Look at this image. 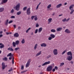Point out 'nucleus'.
Masks as SVG:
<instances>
[{
	"mask_svg": "<svg viewBox=\"0 0 74 74\" xmlns=\"http://www.w3.org/2000/svg\"><path fill=\"white\" fill-rule=\"evenodd\" d=\"M20 3H18L16 4V6L15 7V8L16 11H19L20 10Z\"/></svg>",
	"mask_w": 74,
	"mask_h": 74,
	"instance_id": "f257e3e1",
	"label": "nucleus"
},
{
	"mask_svg": "<svg viewBox=\"0 0 74 74\" xmlns=\"http://www.w3.org/2000/svg\"><path fill=\"white\" fill-rule=\"evenodd\" d=\"M30 8H28L27 10V14L28 15H29L31 14V12H30Z\"/></svg>",
	"mask_w": 74,
	"mask_h": 74,
	"instance_id": "f03ea898",
	"label": "nucleus"
},
{
	"mask_svg": "<svg viewBox=\"0 0 74 74\" xmlns=\"http://www.w3.org/2000/svg\"><path fill=\"white\" fill-rule=\"evenodd\" d=\"M53 53L54 55H57L58 54V50L57 49H54L53 50Z\"/></svg>",
	"mask_w": 74,
	"mask_h": 74,
	"instance_id": "7ed1b4c3",
	"label": "nucleus"
},
{
	"mask_svg": "<svg viewBox=\"0 0 74 74\" xmlns=\"http://www.w3.org/2000/svg\"><path fill=\"white\" fill-rule=\"evenodd\" d=\"M52 69V66H50L48 67L47 68V71H51Z\"/></svg>",
	"mask_w": 74,
	"mask_h": 74,
	"instance_id": "20e7f679",
	"label": "nucleus"
},
{
	"mask_svg": "<svg viewBox=\"0 0 74 74\" xmlns=\"http://www.w3.org/2000/svg\"><path fill=\"white\" fill-rule=\"evenodd\" d=\"M68 60L69 61L71 60H72V59H73V56H72V55L69 56H68Z\"/></svg>",
	"mask_w": 74,
	"mask_h": 74,
	"instance_id": "39448f33",
	"label": "nucleus"
},
{
	"mask_svg": "<svg viewBox=\"0 0 74 74\" xmlns=\"http://www.w3.org/2000/svg\"><path fill=\"white\" fill-rule=\"evenodd\" d=\"M50 63V61H48V62H46L44 63L43 64L42 66H45V65H47V64H49Z\"/></svg>",
	"mask_w": 74,
	"mask_h": 74,
	"instance_id": "423d86ee",
	"label": "nucleus"
},
{
	"mask_svg": "<svg viewBox=\"0 0 74 74\" xmlns=\"http://www.w3.org/2000/svg\"><path fill=\"white\" fill-rule=\"evenodd\" d=\"M62 27L57 28L56 29V30L58 32H59L61 31H62Z\"/></svg>",
	"mask_w": 74,
	"mask_h": 74,
	"instance_id": "0eeeda50",
	"label": "nucleus"
},
{
	"mask_svg": "<svg viewBox=\"0 0 74 74\" xmlns=\"http://www.w3.org/2000/svg\"><path fill=\"white\" fill-rule=\"evenodd\" d=\"M2 68L3 70L5 69V63L3 62L2 64Z\"/></svg>",
	"mask_w": 74,
	"mask_h": 74,
	"instance_id": "6e6552de",
	"label": "nucleus"
},
{
	"mask_svg": "<svg viewBox=\"0 0 74 74\" xmlns=\"http://www.w3.org/2000/svg\"><path fill=\"white\" fill-rule=\"evenodd\" d=\"M65 32L66 33H71V31L69 30V29H65Z\"/></svg>",
	"mask_w": 74,
	"mask_h": 74,
	"instance_id": "1a4fd4ad",
	"label": "nucleus"
},
{
	"mask_svg": "<svg viewBox=\"0 0 74 74\" xmlns=\"http://www.w3.org/2000/svg\"><path fill=\"white\" fill-rule=\"evenodd\" d=\"M47 45L45 43H43L41 45V46L42 47H47Z\"/></svg>",
	"mask_w": 74,
	"mask_h": 74,
	"instance_id": "9d476101",
	"label": "nucleus"
},
{
	"mask_svg": "<svg viewBox=\"0 0 74 74\" xmlns=\"http://www.w3.org/2000/svg\"><path fill=\"white\" fill-rule=\"evenodd\" d=\"M8 0H2L1 4H3L4 3H6L7 2Z\"/></svg>",
	"mask_w": 74,
	"mask_h": 74,
	"instance_id": "9b49d317",
	"label": "nucleus"
},
{
	"mask_svg": "<svg viewBox=\"0 0 74 74\" xmlns=\"http://www.w3.org/2000/svg\"><path fill=\"white\" fill-rule=\"evenodd\" d=\"M14 37H19V34L18 33H16L14 35Z\"/></svg>",
	"mask_w": 74,
	"mask_h": 74,
	"instance_id": "f8f14e48",
	"label": "nucleus"
},
{
	"mask_svg": "<svg viewBox=\"0 0 74 74\" xmlns=\"http://www.w3.org/2000/svg\"><path fill=\"white\" fill-rule=\"evenodd\" d=\"M62 5V4L60 3L58 5H57L56 7L57 8H59L60 7H61Z\"/></svg>",
	"mask_w": 74,
	"mask_h": 74,
	"instance_id": "ddd939ff",
	"label": "nucleus"
},
{
	"mask_svg": "<svg viewBox=\"0 0 74 74\" xmlns=\"http://www.w3.org/2000/svg\"><path fill=\"white\" fill-rule=\"evenodd\" d=\"M4 11V8H0V12H1Z\"/></svg>",
	"mask_w": 74,
	"mask_h": 74,
	"instance_id": "4468645a",
	"label": "nucleus"
},
{
	"mask_svg": "<svg viewBox=\"0 0 74 74\" xmlns=\"http://www.w3.org/2000/svg\"><path fill=\"white\" fill-rule=\"evenodd\" d=\"M74 5H71L69 7V9L70 11H71V9L73 8V7H74Z\"/></svg>",
	"mask_w": 74,
	"mask_h": 74,
	"instance_id": "2eb2a0df",
	"label": "nucleus"
},
{
	"mask_svg": "<svg viewBox=\"0 0 74 74\" xmlns=\"http://www.w3.org/2000/svg\"><path fill=\"white\" fill-rule=\"evenodd\" d=\"M8 21H9V20L8 19L5 22V25H6V26H7L8 25Z\"/></svg>",
	"mask_w": 74,
	"mask_h": 74,
	"instance_id": "dca6fc26",
	"label": "nucleus"
},
{
	"mask_svg": "<svg viewBox=\"0 0 74 74\" xmlns=\"http://www.w3.org/2000/svg\"><path fill=\"white\" fill-rule=\"evenodd\" d=\"M41 51H40L38 53L36 54V56H39L40 55H41Z\"/></svg>",
	"mask_w": 74,
	"mask_h": 74,
	"instance_id": "f3484780",
	"label": "nucleus"
},
{
	"mask_svg": "<svg viewBox=\"0 0 74 74\" xmlns=\"http://www.w3.org/2000/svg\"><path fill=\"white\" fill-rule=\"evenodd\" d=\"M67 55H72V54L71 51H69L67 53Z\"/></svg>",
	"mask_w": 74,
	"mask_h": 74,
	"instance_id": "a211bd4d",
	"label": "nucleus"
},
{
	"mask_svg": "<svg viewBox=\"0 0 74 74\" xmlns=\"http://www.w3.org/2000/svg\"><path fill=\"white\" fill-rule=\"evenodd\" d=\"M12 44L13 46L14 47H16V44L15 42H13L12 43Z\"/></svg>",
	"mask_w": 74,
	"mask_h": 74,
	"instance_id": "6ab92c4d",
	"label": "nucleus"
},
{
	"mask_svg": "<svg viewBox=\"0 0 74 74\" xmlns=\"http://www.w3.org/2000/svg\"><path fill=\"white\" fill-rule=\"evenodd\" d=\"M42 27H40L39 29L38 30V33H40L42 31Z\"/></svg>",
	"mask_w": 74,
	"mask_h": 74,
	"instance_id": "aec40b11",
	"label": "nucleus"
},
{
	"mask_svg": "<svg viewBox=\"0 0 74 74\" xmlns=\"http://www.w3.org/2000/svg\"><path fill=\"white\" fill-rule=\"evenodd\" d=\"M50 36H51V37L52 38H54L55 37V36L53 34H51L50 35Z\"/></svg>",
	"mask_w": 74,
	"mask_h": 74,
	"instance_id": "412c9836",
	"label": "nucleus"
},
{
	"mask_svg": "<svg viewBox=\"0 0 74 74\" xmlns=\"http://www.w3.org/2000/svg\"><path fill=\"white\" fill-rule=\"evenodd\" d=\"M16 44V45H18V44H19V41L18 40H16L15 41Z\"/></svg>",
	"mask_w": 74,
	"mask_h": 74,
	"instance_id": "4be33fe9",
	"label": "nucleus"
},
{
	"mask_svg": "<svg viewBox=\"0 0 74 74\" xmlns=\"http://www.w3.org/2000/svg\"><path fill=\"white\" fill-rule=\"evenodd\" d=\"M8 50L11 51H14V49H12V48L9 47L8 49Z\"/></svg>",
	"mask_w": 74,
	"mask_h": 74,
	"instance_id": "5701e85b",
	"label": "nucleus"
},
{
	"mask_svg": "<svg viewBox=\"0 0 74 74\" xmlns=\"http://www.w3.org/2000/svg\"><path fill=\"white\" fill-rule=\"evenodd\" d=\"M51 32L53 33H55V32H56V30H55V29H52L51 30Z\"/></svg>",
	"mask_w": 74,
	"mask_h": 74,
	"instance_id": "b1692460",
	"label": "nucleus"
},
{
	"mask_svg": "<svg viewBox=\"0 0 74 74\" xmlns=\"http://www.w3.org/2000/svg\"><path fill=\"white\" fill-rule=\"evenodd\" d=\"M29 64H30L29 63L27 62L26 65V68L28 67H29Z\"/></svg>",
	"mask_w": 74,
	"mask_h": 74,
	"instance_id": "393cba45",
	"label": "nucleus"
},
{
	"mask_svg": "<svg viewBox=\"0 0 74 74\" xmlns=\"http://www.w3.org/2000/svg\"><path fill=\"white\" fill-rule=\"evenodd\" d=\"M21 42L22 44H24L25 42V39H23L22 41H21Z\"/></svg>",
	"mask_w": 74,
	"mask_h": 74,
	"instance_id": "a878e982",
	"label": "nucleus"
},
{
	"mask_svg": "<svg viewBox=\"0 0 74 74\" xmlns=\"http://www.w3.org/2000/svg\"><path fill=\"white\" fill-rule=\"evenodd\" d=\"M31 29V28L30 27L26 31V33H28L29 31Z\"/></svg>",
	"mask_w": 74,
	"mask_h": 74,
	"instance_id": "bb28decb",
	"label": "nucleus"
},
{
	"mask_svg": "<svg viewBox=\"0 0 74 74\" xmlns=\"http://www.w3.org/2000/svg\"><path fill=\"white\" fill-rule=\"evenodd\" d=\"M4 45L3 44H2V45L0 46V48L1 49L3 48H4Z\"/></svg>",
	"mask_w": 74,
	"mask_h": 74,
	"instance_id": "cd10ccee",
	"label": "nucleus"
},
{
	"mask_svg": "<svg viewBox=\"0 0 74 74\" xmlns=\"http://www.w3.org/2000/svg\"><path fill=\"white\" fill-rule=\"evenodd\" d=\"M38 45V44H36L34 46V50H36V49L37 48V46Z\"/></svg>",
	"mask_w": 74,
	"mask_h": 74,
	"instance_id": "c85d7f7f",
	"label": "nucleus"
},
{
	"mask_svg": "<svg viewBox=\"0 0 74 74\" xmlns=\"http://www.w3.org/2000/svg\"><path fill=\"white\" fill-rule=\"evenodd\" d=\"M21 14V11H19L17 13V14L18 15H20Z\"/></svg>",
	"mask_w": 74,
	"mask_h": 74,
	"instance_id": "c756f323",
	"label": "nucleus"
},
{
	"mask_svg": "<svg viewBox=\"0 0 74 74\" xmlns=\"http://www.w3.org/2000/svg\"><path fill=\"white\" fill-rule=\"evenodd\" d=\"M50 7H51V4H49V5L47 7V8L48 9H49V8H50Z\"/></svg>",
	"mask_w": 74,
	"mask_h": 74,
	"instance_id": "7c9ffc66",
	"label": "nucleus"
},
{
	"mask_svg": "<svg viewBox=\"0 0 74 74\" xmlns=\"http://www.w3.org/2000/svg\"><path fill=\"white\" fill-rule=\"evenodd\" d=\"M35 18H34V19L35 21H37V19H38V18H37V16H35Z\"/></svg>",
	"mask_w": 74,
	"mask_h": 74,
	"instance_id": "2f4dec72",
	"label": "nucleus"
},
{
	"mask_svg": "<svg viewBox=\"0 0 74 74\" xmlns=\"http://www.w3.org/2000/svg\"><path fill=\"white\" fill-rule=\"evenodd\" d=\"M12 56V53H9L8 55L7 56L8 57L9 56Z\"/></svg>",
	"mask_w": 74,
	"mask_h": 74,
	"instance_id": "473e14b6",
	"label": "nucleus"
},
{
	"mask_svg": "<svg viewBox=\"0 0 74 74\" xmlns=\"http://www.w3.org/2000/svg\"><path fill=\"white\" fill-rule=\"evenodd\" d=\"M3 60H5V61H7V57H5L3 59Z\"/></svg>",
	"mask_w": 74,
	"mask_h": 74,
	"instance_id": "72a5a7b5",
	"label": "nucleus"
},
{
	"mask_svg": "<svg viewBox=\"0 0 74 74\" xmlns=\"http://www.w3.org/2000/svg\"><path fill=\"white\" fill-rule=\"evenodd\" d=\"M27 7L26 6L23 8V11H26L27 9Z\"/></svg>",
	"mask_w": 74,
	"mask_h": 74,
	"instance_id": "f704fd0d",
	"label": "nucleus"
},
{
	"mask_svg": "<svg viewBox=\"0 0 74 74\" xmlns=\"http://www.w3.org/2000/svg\"><path fill=\"white\" fill-rule=\"evenodd\" d=\"M64 64V62L61 63L60 64V66H63Z\"/></svg>",
	"mask_w": 74,
	"mask_h": 74,
	"instance_id": "c9c22d12",
	"label": "nucleus"
},
{
	"mask_svg": "<svg viewBox=\"0 0 74 74\" xmlns=\"http://www.w3.org/2000/svg\"><path fill=\"white\" fill-rule=\"evenodd\" d=\"M67 52V50H65L62 53V55H64L66 52Z\"/></svg>",
	"mask_w": 74,
	"mask_h": 74,
	"instance_id": "e433bc0d",
	"label": "nucleus"
},
{
	"mask_svg": "<svg viewBox=\"0 0 74 74\" xmlns=\"http://www.w3.org/2000/svg\"><path fill=\"white\" fill-rule=\"evenodd\" d=\"M52 18H49V19L48 21L49 22H51V21H52Z\"/></svg>",
	"mask_w": 74,
	"mask_h": 74,
	"instance_id": "4c0bfd02",
	"label": "nucleus"
},
{
	"mask_svg": "<svg viewBox=\"0 0 74 74\" xmlns=\"http://www.w3.org/2000/svg\"><path fill=\"white\" fill-rule=\"evenodd\" d=\"M20 49V48H19V47H18L15 48V51H17V50H18V49Z\"/></svg>",
	"mask_w": 74,
	"mask_h": 74,
	"instance_id": "58836bf2",
	"label": "nucleus"
},
{
	"mask_svg": "<svg viewBox=\"0 0 74 74\" xmlns=\"http://www.w3.org/2000/svg\"><path fill=\"white\" fill-rule=\"evenodd\" d=\"M62 22H66V18H65L63 19L62 20Z\"/></svg>",
	"mask_w": 74,
	"mask_h": 74,
	"instance_id": "ea45409f",
	"label": "nucleus"
},
{
	"mask_svg": "<svg viewBox=\"0 0 74 74\" xmlns=\"http://www.w3.org/2000/svg\"><path fill=\"white\" fill-rule=\"evenodd\" d=\"M71 12L70 13V14H73V12H74V10H71Z\"/></svg>",
	"mask_w": 74,
	"mask_h": 74,
	"instance_id": "a19ab883",
	"label": "nucleus"
},
{
	"mask_svg": "<svg viewBox=\"0 0 74 74\" xmlns=\"http://www.w3.org/2000/svg\"><path fill=\"white\" fill-rule=\"evenodd\" d=\"M38 32V29H37L35 31V34H37Z\"/></svg>",
	"mask_w": 74,
	"mask_h": 74,
	"instance_id": "79ce46f5",
	"label": "nucleus"
},
{
	"mask_svg": "<svg viewBox=\"0 0 74 74\" xmlns=\"http://www.w3.org/2000/svg\"><path fill=\"white\" fill-rule=\"evenodd\" d=\"M52 38L50 36L49 37V38H48V40H52Z\"/></svg>",
	"mask_w": 74,
	"mask_h": 74,
	"instance_id": "37998d69",
	"label": "nucleus"
},
{
	"mask_svg": "<svg viewBox=\"0 0 74 74\" xmlns=\"http://www.w3.org/2000/svg\"><path fill=\"white\" fill-rule=\"evenodd\" d=\"M14 12V9H12V10L11 11V13L12 14Z\"/></svg>",
	"mask_w": 74,
	"mask_h": 74,
	"instance_id": "c03bdc74",
	"label": "nucleus"
},
{
	"mask_svg": "<svg viewBox=\"0 0 74 74\" xmlns=\"http://www.w3.org/2000/svg\"><path fill=\"white\" fill-rule=\"evenodd\" d=\"M31 62V60L30 59H29L28 60V61L27 62V63H29L30 64V63Z\"/></svg>",
	"mask_w": 74,
	"mask_h": 74,
	"instance_id": "a18cd8bd",
	"label": "nucleus"
},
{
	"mask_svg": "<svg viewBox=\"0 0 74 74\" xmlns=\"http://www.w3.org/2000/svg\"><path fill=\"white\" fill-rule=\"evenodd\" d=\"M12 68H11L10 70H9L8 71L9 72H10V71H12L13 70Z\"/></svg>",
	"mask_w": 74,
	"mask_h": 74,
	"instance_id": "49530a36",
	"label": "nucleus"
},
{
	"mask_svg": "<svg viewBox=\"0 0 74 74\" xmlns=\"http://www.w3.org/2000/svg\"><path fill=\"white\" fill-rule=\"evenodd\" d=\"M35 17V16H31V19L32 20H33V19H34V17Z\"/></svg>",
	"mask_w": 74,
	"mask_h": 74,
	"instance_id": "de8ad7c7",
	"label": "nucleus"
},
{
	"mask_svg": "<svg viewBox=\"0 0 74 74\" xmlns=\"http://www.w3.org/2000/svg\"><path fill=\"white\" fill-rule=\"evenodd\" d=\"M51 55H49L47 57V58L48 59L49 58H51Z\"/></svg>",
	"mask_w": 74,
	"mask_h": 74,
	"instance_id": "09e8293b",
	"label": "nucleus"
},
{
	"mask_svg": "<svg viewBox=\"0 0 74 74\" xmlns=\"http://www.w3.org/2000/svg\"><path fill=\"white\" fill-rule=\"evenodd\" d=\"M24 69V66H23V65H22L21 67V69L23 70Z\"/></svg>",
	"mask_w": 74,
	"mask_h": 74,
	"instance_id": "8fccbe9b",
	"label": "nucleus"
},
{
	"mask_svg": "<svg viewBox=\"0 0 74 74\" xmlns=\"http://www.w3.org/2000/svg\"><path fill=\"white\" fill-rule=\"evenodd\" d=\"M15 18V16H12L10 18Z\"/></svg>",
	"mask_w": 74,
	"mask_h": 74,
	"instance_id": "3c124183",
	"label": "nucleus"
},
{
	"mask_svg": "<svg viewBox=\"0 0 74 74\" xmlns=\"http://www.w3.org/2000/svg\"><path fill=\"white\" fill-rule=\"evenodd\" d=\"M12 22H13V21L12 20V21H10L9 22V23L10 24V23H12Z\"/></svg>",
	"mask_w": 74,
	"mask_h": 74,
	"instance_id": "603ef678",
	"label": "nucleus"
},
{
	"mask_svg": "<svg viewBox=\"0 0 74 74\" xmlns=\"http://www.w3.org/2000/svg\"><path fill=\"white\" fill-rule=\"evenodd\" d=\"M38 7H39V6L38 5L37 6L36 8V10H37L38 9Z\"/></svg>",
	"mask_w": 74,
	"mask_h": 74,
	"instance_id": "864d4df0",
	"label": "nucleus"
},
{
	"mask_svg": "<svg viewBox=\"0 0 74 74\" xmlns=\"http://www.w3.org/2000/svg\"><path fill=\"white\" fill-rule=\"evenodd\" d=\"M21 29V28L20 26H18V30H20Z\"/></svg>",
	"mask_w": 74,
	"mask_h": 74,
	"instance_id": "5fc2aeb1",
	"label": "nucleus"
},
{
	"mask_svg": "<svg viewBox=\"0 0 74 74\" xmlns=\"http://www.w3.org/2000/svg\"><path fill=\"white\" fill-rule=\"evenodd\" d=\"M69 20H70V18H68L67 19H66V22H68Z\"/></svg>",
	"mask_w": 74,
	"mask_h": 74,
	"instance_id": "6e6d98bb",
	"label": "nucleus"
},
{
	"mask_svg": "<svg viewBox=\"0 0 74 74\" xmlns=\"http://www.w3.org/2000/svg\"><path fill=\"white\" fill-rule=\"evenodd\" d=\"M55 69H56V70H58V67L57 66H55Z\"/></svg>",
	"mask_w": 74,
	"mask_h": 74,
	"instance_id": "4d7b16f0",
	"label": "nucleus"
},
{
	"mask_svg": "<svg viewBox=\"0 0 74 74\" xmlns=\"http://www.w3.org/2000/svg\"><path fill=\"white\" fill-rule=\"evenodd\" d=\"M39 26V25L38 24H36V27H38Z\"/></svg>",
	"mask_w": 74,
	"mask_h": 74,
	"instance_id": "13d9d810",
	"label": "nucleus"
},
{
	"mask_svg": "<svg viewBox=\"0 0 74 74\" xmlns=\"http://www.w3.org/2000/svg\"><path fill=\"white\" fill-rule=\"evenodd\" d=\"M55 71V69H53L52 70V71L53 72H54V71Z\"/></svg>",
	"mask_w": 74,
	"mask_h": 74,
	"instance_id": "bf43d9fd",
	"label": "nucleus"
},
{
	"mask_svg": "<svg viewBox=\"0 0 74 74\" xmlns=\"http://www.w3.org/2000/svg\"><path fill=\"white\" fill-rule=\"evenodd\" d=\"M9 60H11L12 59V57H10V58H9Z\"/></svg>",
	"mask_w": 74,
	"mask_h": 74,
	"instance_id": "052dcab7",
	"label": "nucleus"
},
{
	"mask_svg": "<svg viewBox=\"0 0 74 74\" xmlns=\"http://www.w3.org/2000/svg\"><path fill=\"white\" fill-rule=\"evenodd\" d=\"M3 35L2 34L0 35V37H3Z\"/></svg>",
	"mask_w": 74,
	"mask_h": 74,
	"instance_id": "680f3d73",
	"label": "nucleus"
},
{
	"mask_svg": "<svg viewBox=\"0 0 74 74\" xmlns=\"http://www.w3.org/2000/svg\"><path fill=\"white\" fill-rule=\"evenodd\" d=\"M70 63H71V64H73V61H71V62H70Z\"/></svg>",
	"mask_w": 74,
	"mask_h": 74,
	"instance_id": "e2e57ef3",
	"label": "nucleus"
},
{
	"mask_svg": "<svg viewBox=\"0 0 74 74\" xmlns=\"http://www.w3.org/2000/svg\"><path fill=\"white\" fill-rule=\"evenodd\" d=\"M6 34L7 35H8V34H9V32H6Z\"/></svg>",
	"mask_w": 74,
	"mask_h": 74,
	"instance_id": "0e129e2a",
	"label": "nucleus"
},
{
	"mask_svg": "<svg viewBox=\"0 0 74 74\" xmlns=\"http://www.w3.org/2000/svg\"><path fill=\"white\" fill-rule=\"evenodd\" d=\"M52 15L53 16H54V15H55V13H53L52 14Z\"/></svg>",
	"mask_w": 74,
	"mask_h": 74,
	"instance_id": "69168bd1",
	"label": "nucleus"
},
{
	"mask_svg": "<svg viewBox=\"0 0 74 74\" xmlns=\"http://www.w3.org/2000/svg\"><path fill=\"white\" fill-rule=\"evenodd\" d=\"M2 33H3V32L2 31L0 32V34H2Z\"/></svg>",
	"mask_w": 74,
	"mask_h": 74,
	"instance_id": "338daca9",
	"label": "nucleus"
},
{
	"mask_svg": "<svg viewBox=\"0 0 74 74\" xmlns=\"http://www.w3.org/2000/svg\"><path fill=\"white\" fill-rule=\"evenodd\" d=\"M40 74H44V73L42 72H41L40 73Z\"/></svg>",
	"mask_w": 74,
	"mask_h": 74,
	"instance_id": "774afa93",
	"label": "nucleus"
}]
</instances>
